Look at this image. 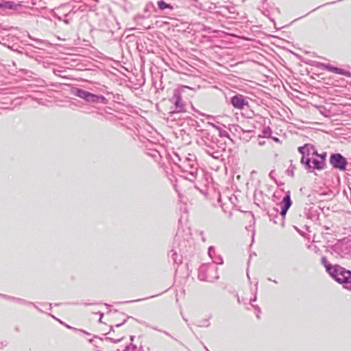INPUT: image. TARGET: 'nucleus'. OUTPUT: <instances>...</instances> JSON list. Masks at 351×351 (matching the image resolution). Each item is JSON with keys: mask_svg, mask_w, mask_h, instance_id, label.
Returning <instances> with one entry per match:
<instances>
[{"mask_svg": "<svg viewBox=\"0 0 351 351\" xmlns=\"http://www.w3.org/2000/svg\"><path fill=\"white\" fill-rule=\"evenodd\" d=\"M322 262L323 264H324L327 271L330 274L332 278H334L339 283L342 284L344 288L351 290L350 271L347 270L339 265L331 266L330 265H326L327 261L325 257H322Z\"/></svg>", "mask_w": 351, "mask_h": 351, "instance_id": "1", "label": "nucleus"}, {"mask_svg": "<svg viewBox=\"0 0 351 351\" xmlns=\"http://www.w3.org/2000/svg\"><path fill=\"white\" fill-rule=\"evenodd\" d=\"M179 167L182 171L188 173V176L186 177L187 180L193 182L200 183L204 173L202 171H198L197 164L193 155L189 154V157H186Z\"/></svg>", "mask_w": 351, "mask_h": 351, "instance_id": "2", "label": "nucleus"}, {"mask_svg": "<svg viewBox=\"0 0 351 351\" xmlns=\"http://www.w3.org/2000/svg\"><path fill=\"white\" fill-rule=\"evenodd\" d=\"M169 102L172 105L170 107L169 114L172 117L174 114L183 113L186 112V105L182 100L180 89H175L173 95L169 99Z\"/></svg>", "mask_w": 351, "mask_h": 351, "instance_id": "3", "label": "nucleus"}, {"mask_svg": "<svg viewBox=\"0 0 351 351\" xmlns=\"http://www.w3.org/2000/svg\"><path fill=\"white\" fill-rule=\"evenodd\" d=\"M72 93L75 96L84 99L88 103H101L104 104H106L108 103L107 99L103 95H97L84 89L75 88L72 90Z\"/></svg>", "mask_w": 351, "mask_h": 351, "instance_id": "4", "label": "nucleus"}, {"mask_svg": "<svg viewBox=\"0 0 351 351\" xmlns=\"http://www.w3.org/2000/svg\"><path fill=\"white\" fill-rule=\"evenodd\" d=\"M198 278L200 280L213 282L219 278L217 268L215 265H202L199 269Z\"/></svg>", "mask_w": 351, "mask_h": 351, "instance_id": "5", "label": "nucleus"}, {"mask_svg": "<svg viewBox=\"0 0 351 351\" xmlns=\"http://www.w3.org/2000/svg\"><path fill=\"white\" fill-rule=\"evenodd\" d=\"M298 152L302 154L300 162L302 165L306 162V160L315 157L317 154V150L312 144L306 143L303 146L298 147Z\"/></svg>", "mask_w": 351, "mask_h": 351, "instance_id": "6", "label": "nucleus"}, {"mask_svg": "<svg viewBox=\"0 0 351 351\" xmlns=\"http://www.w3.org/2000/svg\"><path fill=\"white\" fill-rule=\"evenodd\" d=\"M330 163L333 168L340 171H345L348 165L347 160L341 154H332L330 157Z\"/></svg>", "mask_w": 351, "mask_h": 351, "instance_id": "7", "label": "nucleus"}, {"mask_svg": "<svg viewBox=\"0 0 351 351\" xmlns=\"http://www.w3.org/2000/svg\"><path fill=\"white\" fill-rule=\"evenodd\" d=\"M302 165L304 166L305 169L310 173H313L315 170H323L326 166V163L322 162V161H320L317 157H313L309 160H306V162Z\"/></svg>", "mask_w": 351, "mask_h": 351, "instance_id": "8", "label": "nucleus"}, {"mask_svg": "<svg viewBox=\"0 0 351 351\" xmlns=\"http://www.w3.org/2000/svg\"><path fill=\"white\" fill-rule=\"evenodd\" d=\"M230 103L234 108L239 110H243L249 106L248 98L241 94L233 96L230 99Z\"/></svg>", "mask_w": 351, "mask_h": 351, "instance_id": "9", "label": "nucleus"}, {"mask_svg": "<svg viewBox=\"0 0 351 351\" xmlns=\"http://www.w3.org/2000/svg\"><path fill=\"white\" fill-rule=\"evenodd\" d=\"M292 204V202L291 199L290 193L287 192L286 195L283 197L282 202L280 203V206L281 208L280 215L283 218L285 217L287 210L290 208Z\"/></svg>", "mask_w": 351, "mask_h": 351, "instance_id": "10", "label": "nucleus"}, {"mask_svg": "<svg viewBox=\"0 0 351 351\" xmlns=\"http://www.w3.org/2000/svg\"><path fill=\"white\" fill-rule=\"evenodd\" d=\"M322 67L324 68L328 71L332 72L335 73L341 74L346 76L350 75V73L348 71L343 70L342 69L333 66L329 64H323Z\"/></svg>", "mask_w": 351, "mask_h": 351, "instance_id": "11", "label": "nucleus"}, {"mask_svg": "<svg viewBox=\"0 0 351 351\" xmlns=\"http://www.w3.org/2000/svg\"><path fill=\"white\" fill-rule=\"evenodd\" d=\"M18 4L12 1L2 0L0 1V9L5 10H16Z\"/></svg>", "mask_w": 351, "mask_h": 351, "instance_id": "12", "label": "nucleus"}, {"mask_svg": "<svg viewBox=\"0 0 351 351\" xmlns=\"http://www.w3.org/2000/svg\"><path fill=\"white\" fill-rule=\"evenodd\" d=\"M213 149L209 146H206L205 148V152L210 156H211L213 158L215 159H218L220 158L221 153L219 151H213Z\"/></svg>", "mask_w": 351, "mask_h": 351, "instance_id": "13", "label": "nucleus"}, {"mask_svg": "<svg viewBox=\"0 0 351 351\" xmlns=\"http://www.w3.org/2000/svg\"><path fill=\"white\" fill-rule=\"evenodd\" d=\"M158 6L162 10L167 9V8L173 10V8L171 4L167 3L164 1H158Z\"/></svg>", "mask_w": 351, "mask_h": 351, "instance_id": "14", "label": "nucleus"}, {"mask_svg": "<svg viewBox=\"0 0 351 351\" xmlns=\"http://www.w3.org/2000/svg\"><path fill=\"white\" fill-rule=\"evenodd\" d=\"M326 156H327L326 152H323L322 154H319L317 152V154L315 155V157H317L320 161H322V162H324V163H326Z\"/></svg>", "mask_w": 351, "mask_h": 351, "instance_id": "15", "label": "nucleus"}, {"mask_svg": "<svg viewBox=\"0 0 351 351\" xmlns=\"http://www.w3.org/2000/svg\"><path fill=\"white\" fill-rule=\"evenodd\" d=\"M123 351H138V348L136 346L131 343L130 345L125 346Z\"/></svg>", "mask_w": 351, "mask_h": 351, "instance_id": "16", "label": "nucleus"}, {"mask_svg": "<svg viewBox=\"0 0 351 351\" xmlns=\"http://www.w3.org/2000/svg\"><path fill=\"white\" fill-rule=\"evenodd\" d=\"M169 256L171 257V258L175 262V263H177V260H176V258L178 256V254H177V252L174 250H171L169 254Z\"/></svg>", "mask_w": 351, "mask_h": 351, "instance_id": "17", "label": "nucleus"}, {"mask_svg": "<svg viewBox=\"0 0 351 351\" xmlns=\"http://www.w3.org/2000/svg\"><path fill=\"white\" fill-rule=\"evenodd\" d=\"M213 262L215 264H222L223 263V259L221 256H217L215 258L213 257Z\"/></svg>", "mask_w": 351, "mask_h": 351, "instance_id": "18", "label": "nucleus"}, {"mask_svg": "<svg viewBox=\"0 0 351 351\" xmlns=\"http://www.w3.org/2000/svg\"><path fill=\"white\" fill-rule=\"evenodd\" d=\"M208 255L209 256L213 259V254H215V249L213 246L210 247L208 248Z\"/></svg>", "mask_w": 351, "mask_h": 351, "instance_id": "19", "label": "nucleus"}, {"mask_svg": "<svg viewBox=\"0 0 351 351\" xmlns=\"http://www.w3.org/2000/svg\"><path fill=\"white\" fill-rule=\"evenodd\" d=\"M205 324H202V325H199V326H208V320H205Z\"/></svg>", "mask_w": 351, "mask_h": 351, "instance_id": "20", "label": "nucleus"}, {"mask_svg": "<svg viewBox=\"0 0 351 351\" xmlns=\"http://www.w3.org/2000/svg\"><path fill=\"white\" fill-rule=\"evenodd\" d=\"M263 133H264L265 136H267V134H270V132H269V131H268L267 130H265L263 131Z\"/></svg>", "mask_w": 351, "mask_h": 351, "instance_id": "21", "label": "nucleus"}, {"mask_svg": "<svg viewBox=\"0 0 351 351\" xmlns=\"http://www.w3.org/2000/svg\"><path fill=\"white\" fill-rule=\"evenodd\" d=\"M273 139H274V141H276V142H279V141H280L279 138H276V137H274V138H273Z\"/></svg>", "mask_w": 351, "mask_h": 351, "instance_id": "22", "label": "nucleus"}, {"mask_svg": "<svg viewBox=\"0 0 351 351\" xmlns=\"http://www.w3.org/2000/svg\"><path fill=\"white\" fill-rule=\"evenodd\" d=\"M252 306L255 308V309H257L258 311H260V308L258 306H255V305H252Z\"/></svg>", "mask_w": 351, "mask_h": 351, "instance_id": "23", "label": "nucleus"}, {"mask_svg": "<svg viewBox=\"0 0 351 351\" xmlns=\"http://www.w3.org/2000/svg\"><path fill=\"white\" fill-rule=\"evenodd\" d=\"M3 34V32L0 31V38H1V36ZM0 43H2V41L0 40Z\"/></svg>", "mask_w": 351, "mask_h": 351, "instance_id": "24", "label": "nucleus"}, {"mask_svg": "<svg viewBox=\"0 0 351 351\" xmlns=\"http://www.w3.org/2000/svg\"><path fill=\"white\" fill-rule=\"evenodd\" d=\"M256 300V296L255 295L253 299L251 300V302H254Z\"/></svg>", "mask_w": 351, "mask_h": 351, "instance_id": "25", "label": "nucleus"}, {"mask_svg": "<svg viewBox=\"0 0 351 351\" xmlns=\"http://www.w3.org/2000/svg\"><path fill=\"white\" fill-rule=\"evenodd\" d=\"M103 315H104L103 313H101V314H100V319H99V322H101V317H102Z\"/></svg>", "mask_w": 351, "mask_h": 351, "instance_id": "26", "label": "nucleus"}, {"mask_svg": "<svg viewBox=\"0 0 351 351\" xmlns=\"http://www.w3.org/2000/svg\"><path fill=\"white\" fill-rule=\"evenodd\" d=\"M204 348L206 350V351H209V350L207 349V347L204 346Z\"/></svg>", "mask_w": 351, "mask_h": 351, "instance_id": "27", "label": "nucleus"}, {"mask_svg": "<svg viewBox=\"0 0 351 351\" xmlns=\"http://www.w3.org/2000/svg\"><path fill=\"white\" fill-rule=\"evenodd\" d=\"M257 285H258V282L256 283V289H257Z\"/></svg>", "mask_w": 351, "mask_h": 351, "instance_id": "28", "label": "nucleus"}]
</instances>
